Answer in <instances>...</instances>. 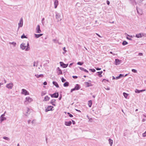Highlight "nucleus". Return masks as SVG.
<instances>
[{"instance_id":"nucleus-1","label":"nucleus","mask_w":146,"mask_h":146,"mask_svg":"<svg viewBox=\"0 0 146 146\" xmlns=\"http://www.w3.org/2000/svg\"><path fill=\"white\" fill-rule=\"evenodd\" d=\"M33 101L32 98L29 97L26 98V100L25 101V104H27Z\"/></svg>"},{"instance_id":"nucleus-2","label":"nucleus","mask_w":146,"mask_h":146,"mask_svg":"<svg viewBox=\"0 0 146 146\" xmlns=\"http://www.w3.org/2000/svg\"><path fill=\"white\" fill-rule=\"evenodd\" d=\"M21 94L25 95H28L29 94V93L25 89H23Z\"/></svg>"},{"instance_id":"nucleus-3","label":"nucleus","mask_w":146,"mask_h":146,"mask_svg":"<svg viewBox=\"0 0 146 146\" xmlns=\"http://www.w3.org/2000/svg\"><path fill=\"white\" fill-rule=\"evenodd\" d=\"M52 98H57L58 97L59 94L58 92L55 93L53 94H50Z\"/></svg>"},{"instance_id":"nucleus-4","label":"nucleus","mask_w":146,"mask_h":146,"mask_svg":"<svg viewBox=\"0 0 146 146\" xmlns=\"http://www.w3.org/2000/svg\"><path fill=\"white\" fill-rule=\"evenodd\" d=\"M56 19H58V21L62 20L60 15L59 13H57L56 14Z\"/></svg>"},{"instance_id":"nucleus-5","label":"nucleus","mask_w":146,"mask_h":146,"mask_svg":"<svg viewBox=\"0 0 146 146\" xmlns=\"http://www.w3.org/2000/svg\"><path fill=\"white\" fill-rule=\"evenodd\" d=\"M60 64L61 66L63 68H66L67 67L68 65V64H65L62 62H60Z\"/></svg>"},{"instance_id":"nucleus-6","label":"nucleus","mask_w":146,"mask_h":146,"mask_svg":"<svg viewBox=\"0 0 146 146\" xmlns=\"http://www.w3.org/2000/svg\"><path fill=\"white\" fill-rule=\"evenodd\" d=\"M53 108V107L52 106H48L47 108L45 109V111L46 112H48V111L50 110H53L52 109V108Z\"/></svg>"},{"instance_id":"nucleus-7","label":"nucleus","mask_w":146,"mask_h":146,"mask_svg":"<svg viewBox=\"0 0 146 146\" xmlns=\"http://www.w3.org/2000/svg\"><path fill=\"white\" fill-rule=\"evenodd\" d=\"M57 70L58 71H57V74L58 75L62 74V71L59 67H58L57 68Z\"/></svg>"},{"instance_id":"nucleus-8","label":"nucleus","mask_w":146,"mask_h":146,"mask_svg":"<svg viewBox=\"0 0 146 146\" xmlns=\"http://www.w3.org/2000/svg\"><path fill=\"white\" fill-rule=\"evenodd\" d=\"M23 24V19L22 18H21L20 20L19 23L18 24L19 27H21L22 26Z\"/></svg>"},{"instance_id":"nucleus-9","label":"nucleus","mask_w":146,"mask_h":146,"mask_svg":"<svg viewBox=\"0 0 146 146\" xmlns=\"http://www.w3.org/2000/svg\"><path fill=\"white\" fill-rule=\"evenodd\" d=\"M143 36V33H140L139 34H136V37L137 38H139L141 37L142 36Z\"/></svg>"},{"instance_id":"nucleus-10","label":"nucleus","mask_w":146,"mask_h":146,"mask_svg":"<svg viewBox=\"0 0 146 146\" xmlns=\"http://www.w3.org/2000/svg\"><path fill=\"white\" fill-rule=\"evenodd\" d=\"M121 61V60H119V59H117L115 60V64L116 65L119 64H120V62Z\"/></svg>"},{"instance_id":"nucleus-11","label":"nucleus","mask_w":146,"mask_h":146,"mask_svg":"<svg viewBox=\"0 0 146 146\" xmlns=\"http://www.w3.org/2000/svg\"><path fill=\"white\" fill-rule=\"evenodd\" d=\"M72 124V122L71 121H65V125L66 126H70Z\"/></svg>"},{"instance_id":"nucleus-12","label":"nucleus","mask_w":146,"mask_h":146,"mask_svg":"<svg viewBox=\"0 0 146 146\" xmlns=\"http://www.w3.org/2000/svg\"><path fill=\"white\" fill-rule=\"evenodd\" d=\"M54 8H56L58 5V0H55L54 2Z\"/></svg>"},{"instance_id":"nucleus-13","label":"nucleus","mask_w":146,"mask_h":146,"mask_svg":"<svg viewBox=\"0 0 146 146\" xmlns=\"http://www.w3.org/2000/svg\"><path fill=\"white\" fill-rule=\"evenodd\" d=\"M13 86V84L12 83H10L7 84L6 85V87L9 88L11 89Z\"/></svg>"},{"instance_id":"nucleus-14","label":"nucleus","mask_w":146,"mask_h":146,"mask_svg":"<svg viewBox=\"0 0 146 146\" xmlns=\"http://www.w3.org/2000/svg\"><path fill=\"white\" fill-rule=\"evenodd\" d=\"M21 48L23 50L25 49L26 48V46L25 44L22 43L21 45Z\"/></svg>"},{"instance_id":"nucleus-15","label":"nucleus","mask_w":146,"mask_h":146,"mask_svg":"<svg viewBox=\"0 0 146 146\" xmlns=\"http://www.w3.org/2000/svg\"><path fill=\"white\" fill-rule=\"evenodd\" d=\"M41 33V31L40 29V25H38L37 26V33Z\"/></svg>"},{"instance_id":"nucleus-16","label":"nucleus","mask_w":146,"mask_h":146,"mask_svg":"<svg viewBox=\"0 0 146 146\" xmlns=\"http://www.w3.org/2000/svg\"><path fill=\"white\" fill-rule=\"evenodd\" d=\"M4 114H2L0 117L1 121H3L4 120H6V118L4 117Z\"/></svg>"},{"instance_id":"nucleus-17","label":"nucleus","mask_w":146,"mask_h":146,"mask_svg":"<svg viewBox=\"0 0 146 146\" xmlns=\"http://www.w3.org/2000/svg\"><path fill=\"white\" fill-rule=\"evenodd\" d=\"M74 88L76 90H78L80 88V86L79 84H77Z\"/></svg>"},{"instance_id":"nucleus-18","label":"nucleus","mask_w":146,"mask_h":146,"mask_svg":"<svg viewBox=\"0 0 146 146\" xmlns=\"http://www.w3.org/2000/svg\"><path fill=\"white\" fill-rule=\"evenodd\" d=\"M52 83L53 85H54L56 88H58L59 87V86L58 84V83L55 81H53L52 82Z\"/></svg>"},{"instance_id":"nucleus-19","label":"nucleus","mask_w":146,"mask_h":146,"mask_svg":"<svg viewBox=\"0 0 146 146\" xmlns=\"http://www.w3.org/2000/svg\"><path fill=\"white\" fill-rule=\"evenodd\" d=\"M102 73V71L98 72H97V73L98 74V75L99 76V77H101L102 76V75H101V74Z\"/></svg>"},{"instance_id":"nucleus-20","label":"nucleus","mask_w":146,"mask_h":146,"mask_svg":"<svg viewBox=\"0 0 146 146\" xmlns=\"http://www.w3.org/2000/svg\"><path fill=\"white\" fill-rule=\"evenodd\" d=\"M108 141L109 142V143L110 145V146H112V145L113 143V140L110 138L109 139Z\"/></svg>"},{"instance_id":"nucleus-21","label":"nucleus","mask_w":146,"mask_h":146,"mask_svg":"<svg viewBox=\"0 0 146 146\" xmlns=\"http://www.w3.org/2000/svg\"><path fill=\"white\" fill-rule=\"evenodd\" d=\"M84 83L86 85V86L87 87H89L90 86H91L92 85L91 84L90 85L89 83L88 82H85Z\"/></svg>"},{"instance_id":"nucleus-22","label":"nucleus","mask_w":146,"mask_h":146,"mask_svg":"<svg viewBox=\"0 0 146 146\" xmlns=\"http://www.w3.org/2000/svg\"><path fill=\"white\" fill-rule=\"evenodd\" d=\"M88 104L89 107H91L92 104V100H90L88 101Z\"/></svg>"},{"instance_id":"nucleus-23","label":"nucleus","mask_w":146,"mask_h":146,"mask_svg":"<svg viewBox=\"0 0 146 146\" xmlns=\"http://www.w3.org/2000/svg\"><path fill=\"white\" fill-rule=\"evenodd\" d=\"M69 82H66L64 83L63 86L64 87H67L69 86Z\"/></svg>"},{"instance_id":"nucleus-24","label":"nucleus","mask_w":146,"mask_h":146,"mask_svg":"<svg viewBox=\"0 0 146 146\" xmlns=\"http://www.w3.org/2000/svg\"><path fill=\"white\" fill-rule=\"evenodd\" d=\"M123 96H124V97L125 98H127V96L129 95V94L127 93H126L125 92H123Z\"/></svg>"},{"instance_id":"nucleus-25","label":"nucleus","mask_w":146,"mask_h":146,"mask_svg":"<svg viewBox=\"0 0 146 146\" xmlns=\"http://www.w3.org/2000/svg\"><path fill=\"white\" fill-rule=\"evenodd\" d=\"M50 99V98L48 96H46L44 98V100L46 101H48Z\"/></svg>"},{"instance_id":"nucleus-26","label":"nucleus","mask_w":146,"mask_h":146,"mask_svg":"<svg viewBox=\"0 0 146 146\" xmlns=\"http://www.w3.org/2000/svg\"><path fill=\"white\" fill-rule=\"evenodd\" d=\"M122 44L123 45H125L128 44V42L126 41H124Z\"/></svg>"},{"instance_id":"nucleus-27","label":"nucleus","mask_w":146,"mask_h":146,"mask_svg":"<svg viewBox=\"0 0 146 146\" xmlns=\"http://www.w3.org/2000/svg\"><path fill=\"white\" fill-rule=\"evenodd\" d=\"M43 76V75L42 74H40L38 75V74H37V78H39V77H41L42 78Z\"/></svg>"},{"instance_id":"nucleus-28","label":"nucleus","mask_w":146,"mask_h":146,"mask_svg":"<svg viewBox=\"0 0 146 146\" xmlns=\"http://www.w3.org/2000/svg\"><path fill=\"white\" fill-rule=\"evenodd\" d=\"M21 38H27L25 35V34H23V35L21 36Z\"/></svg>"},{"instance_id":"nucleus-29","label":"nucleus","mask_w":146,"mask_h":146,"mask_svg":"<svg viewBox=\"0 0 146 146\" xmlns=\"http://www.w3.org/2000/svg\"><path fill=\"white\" fill-rule=\"evenodd\" d=\"M83 64V62H78L77 64L79 65H81Z\"/></svg>"},{"instance_id":"nucleus-30","label":"nucleus","mask_w":146,"mask_h":146,"mask_svg":"<svg viewBox=\"0 0 146 146\" xmlns=\"http://www.w3.org/2000/svg\"><path fill=\"white\" fill-rule=\"evenodd\" d=\"M67 114L70 117H73V115L71 114H70V113L69 112H68L67 113Z\"/></svg>"},{"instance_id":"nucleus-31","label":"nucleus","mask_w":146,"mask_h":146,"mask_svg":"<svg viewBox=\"0 0 146 146\" xmlns=\"http://www.w3.org/2000/svg\"><path fill=\"white\" fill-rule=\"evenodd\" d=\"M134 73H137V72L136 70L135 69H132L131 70Z\"/></svg>"},{"instance_id":"nucleus-32","label":"nucleus","mask_w":146,"mask_h":146,"mask_svg":"<svg viewBox=\"0 0 146 146\" xmlns=\"http://www.w3.org/2000/svg\"><path fill=\"white\" fill-rule=\"evenodd\" d=\"M135 92L136 93H139L140 92V90H139L138 89H136L135 90Z\"/></svg>"},{"instance_id":"nucleus-33","label":"nucleus","mask_w":146,"mask_h":146,"mask_svg":"<svg viewBox=\"0 0 146 146\" xmlns=\"http://www.w3.org/2000/svg\"><path fill=\"white\" fill-rule=\"evenodd\" d=\"M56 100L55 99H53L51 100L50 103L52 104Z\"/></svg>"},{"instance_id":"nucleus-34","label":"nucleus","mask_w":146,"mask_h":146,"mask_svg":"<svg viewBox=\"0 0 146 146\" xmlns=\"http://www.w3.org/2000/svg\"><path fill=\"white\" fill-rule=\"evenodd\" d=\"M43 35V34H37V38H38Z\"/></svg>"},{"instance_id":"nucleus-35","label":"nucleus","mask_w":146,"mask_h":146,"mask_svg":"<svg viewBox=\"0 0 146 146\" xmlns=\"http://www.w3.org/2000/svg\"><path fill=\"white\" fill-rule=\"evenodd\" d=\"M142 136L143 137H146V131L144 133H143Z\"/></svg>"},{"instance_id":"nucleus-36","label":"nucleus","mask_w":146,"mask_h":146,"mask_svg":"<svg viewBox=\"0 0 146 146\" xmlns=\"http://www.w3.org/2000/svg\"><path fill=\"white\" fill-rule=\"evenodd\" d=\"M3 138L5 139H6V140H9V138L7 137H3Z\"/></svg>"},{"instance_id":"nucleus-37","label":"nucleus","mask_w":146,"mask_h":146,"mask_svg":"<svg viewBox=\"0 0 146 146\" xmlns=\"http://www.w3.org/2000/svg\"><path fill=\"white\" fill-rule=\"evenodd\" d=\"M61 81L62 82H64L66 81V80L64 79L63 78H61Z\"/></svg>"},{"instance_id":"nucleus-38","label":"nucleus","mask_w":146,"mask_h":146,"mask_svg":"<svg viewBox=\"0 0 146 146\" xmlns=\"http://www.w3.org/2000/svg\"><path fill=\"white\" fill-rule=\"evenodd\" d=\"M46 94V92H45V91L44 92H43L42 93V96H43L45 95V94Z\"/></svg>"},{"instance_id":"nucleus-39","label":"nucleus","mask_w":146,"mask_h":146,"mask_svg":"<svg viewBox=\"0 0 146 146\" xmlns=\"http://www.w3.org/2000/svg\"><path fill=\"white\" fill-rule=\"evenodd\" d=\"M75 90H76L75 89V88H72L71 89V91H70V92H72L73 91H74Z\"/></svg>"},{"instance_id":"nucleus-40","label":"nucleus","mask_w":146,"mask_h":146,"mask_svg":"<svg viewBox=\"0 0 146 146\" xmlns=\"http://www.w3.org/2000/svg\"><path fill=\"white\" fill-rule=\"evenodd\" d=\"M119 77L120 78H121V77H123L124 76V75L123 74H120L119 75Z\"/></svg>"},{"instance_id":"nucleus-41","label":"nucleus","mask_w":146,"mask_h":146,"mask_svg":"<svg viewBox=\"0 0 146 146\" xmlns=\"http://www.w3.org/2000/svg\"><path fill=\"white\" fill-rule=\"evenodd\" d=\"M80 69L82 71H84V68L82 67H79Z\"/></svg>"},{"instance_id":"nucleus-42","label":"nucleus","mask_w":146,"mask_h":146,"mask_svg":"<svg viewBox=\"0 0 146 146\" xmlns=\"http://www.w3.org/2000/svg\"><path fill=\"white\" fill-rule=\"evenodd\" d=\"M53 41H54V42H58V40H57L56 39H53Z\"/></svg>"},{"instance_id":"nucleus-43","label":"nucleus","mask_w":146,"mask_h":146,"mask_svg":"<svg viewBox=\"0 0 146 146\" xmlns=\"http://www.w3.org/2000/svg\"><path fill=\"white\" fill-rule=\"evenodd\" d=\"M95 68L97 70H101V68H99L98 67L97 68Z\"/></svg>"},{"instance_id":"nucleus-44","label":"nucleus","mask_w":146,"mask_h":146,"mask_svg":"<svg viewBox=\"0 0 146 146\" xmlns=\"http://www.w3.org/2000/svg\"><path fill=\"white\" fill-rule=\"evenodd\" d=\"M143 55V54L142 53H139L138 54V56H142Z\"/></svg>"},{"instance_id":"nucleus-45","label":"nucleus","mask_w":146,"mask_h":146,"mask_svg":"<svg viewBox=\"0 0 146 146\" xmlns=\"http://www.w3.org/2000/svg\"><path fill=\"white\" fill-rule=\"evenodd\" d=\"M72 77L76 79L78 78V77L76 76H72Z\"/></svg>"},{"instance_id":"nucleus-46","label":"nucleus","mask_w":146,"mask_h":146,"mask_svg":"<svg viewBox=\"0 0 146 146\" xmlns=\"http://www.w3.org/2000/svg\"><path fill=\"white\" fill-rule=\"evenodd\" d=\"M127 38L129 40H132V39L131 38H129L127 36Z\"/></svg>"},{"instance_id":"nucleus-47","label":"nucleus","mask_w":146,"mask_h":146,"mask_svg":"<svg viewBox=\"0 0 146 146\" xmlns=\"http://www.w3.org/2000/svg\"><path fill=\"white\" fill-rule=\"evenodd\" d=\"M43 84L44 85H47V82L45 81V82H44V83H43Z\"/></svg>"},{"instance_id":"nucleus-48","label":"nucleus","mask_w":146,"mask_h":146,"mask_svg":"<svg viewBox=\"0 0 146 146\" xmlns=\"http://www.w3.org/2000/svg\"><path fill=\"white\" fill-rule=\"evenodd\" d=\"M106 2H107V4L108 5H109L110 3V1L108 0L107 1H106Z\"/></svg>"},{"instance_id":"nucleus-49","label":"nucleus","mask_w":146,"mask_h":146,"mask_svg":"<svg viewBox=\"0 0 146 146\" xmlns=\"http://www.w3.org/2000/svg\"><path fill=\"white\" fill-rule=\"evenodd\" d=\"M96 71V70L95 69H92V72H95Z\"/></svg>"},{"instance_id":"nucleus-50","label":"nucleus","mask_w":146,"mask_h":146,"mask_svg":"<svg viewBox=\"0 0 146 146\" xmlns=\"http://www.w3.org/2000/svg\"><path fill=\"white\" fill-rule=\"evenodd\" d=\"M84 71L85 72H87V73H88V71L87 70H86L85 69H84Z\"/></svg>"},{"instance_id":"nucleus-51","label":"nucleus","mask_w":146,"mask_h":146,"mask_svg":"<svg viewBox=\"0 0 146 146\" xmlns=\"http://www.w3.org/2000/svg\"><path fill=\"white\" fill-rule=\"evenodd\" d=\"M72 121L73 124V125H74L76 123L73 120H72Z\"/></svg>"},{"instance_id":"nucleus-52","label":"nucleus","mask_w":146,"mask_h":146,"mask_svg":"<svg viewBox=\"0 0 146 146\" xmlns=\"http://www.w3.org/2000/svg\"><path fill=\"white\" fill-rule=\"evenodd\" d=\"M120 78L119 77V76H117L115 77V79H116V80H117V79H119Z\"/></svg>"},{"instance_id":"nucleus-53","label":"nucleus","mask_w":146,"mask_h":146,"mask_svg":"<svg viewBox=\"0 0 146 146\" xmlns=\"http://www.w3.org/2000/svg\"><path fill=\"white\" fill-rule=\"evenodd\" d=\"M73 64V63H71L70 64L69 66V67H70Z\"/></svg>"},{"instance_id":"nucleus-54","label":"nucleus","mask_w":146,"mask_h":146,"mask_svg":"<svg viewBox=\"0 0 146 146\" xmlns=\"http://www.w3.org/2000/svg\"><path fill=\"white\" fill-rule=\"evenodd\" d=\"M44 18H43L42 19V23L43 25V21H44Z\"/></svg>"},{"instance_id":"nucleus-55","label":"nucleus","mask_w":146,"mask_h":146,"mask_svg":"<svg viewBox=\"0 0 146 146\" xmlns=\"http://www.w3.org/2000/svg\"><path fill=\"white\" fill-rule=\"evenodd\" d=\"M96 35H97L99 37H100V38H101L102 37L99 34H97V33H96Z\"/></svg>"},{"instance_id":"nucleus-56","label":"nucleus","mask_w":146,"mask_h":146,"mask_svg":"<svg viewBox=\"0 0 146 146\" xmlns=\"http://www.w3.org/2000/svg\"><path fill=\"white\" fill-rule=\"evenodd\" d=\"M145 90H140V92H143L145 91Z\"/></svg>"},{"instance_id":"nucleus-57","label":"nucleus","mask_w":146,"mask_h":146,"mask_svg":"<svg viewBox=\"0 0 146 146\" xmlns=\"http://www.w3.org/2000/svg\"><path fill=\"white\" fill-rule=\"evenodd\" d=\"M63 50H64V51H65V50H66V48H65V47H63Z\"/></svg>"},{"instance_id":"nucleus-58","label":"nucleus","mask_w":146,"mask_h":146,"mask_svg":"<svg viewBox=\"0 0 146 146\" xmlns=\"http://www.w3.org/2000/svg\"><path fill=\"white\" fill-rule=\"evenodd\" d=\"M76 110L77 111H78V112H81V111H80V110H77V109H76Z\"/></svg>"},{"instance_id":"nucleus-59","label":"nucleus","mask_w":146,"mask_h":146,"mask_svg":"<svg viewBox=\"0 0 146 146\" xmlns=\"http://www.w3.org/2000/svg\"><path fill=\"white\" fill-rule=\"evenodd\" d=\"M105 89H106L107 90H110V88L109 87L108 88H106Z\"/></svg>"},{"instance_id":"nucleus-60","label":"nucleus","mask_w":146,"mask_h":146,"mask_svg":"<svg viewBox=\"0 0 146 146\" xmlns=\"http://www.w3.org/2000/svg\"><path fill=\"white\" fill-rule=\"evenodd\" d=\"M146 120V119H142V121L143 122H144V121H145Z\"/></svg>"},{"instance_id":"nucleus-61","label":"nucleus","mask_w":146,"mask_h":146,"mask_svg":"<svg viewBox=\"0 0 146 146\" xmlns=\"http://www.w3.org/2000/svg\"><path fill=\"white\" fill-rule=\"evenodd\" d=\"M61 98H62L61 96L59 97V100H60L61 99Z\"/></svg>"},{"instance_id":"nucleus-62","label":"nucleus","mask_w":146,"mask_h":146,"mask_svg":"<svg viewBox=\"0 0 146 146\" xmlns=\"http://www.w3.org/2000/svg\"><path fill=\"white\" fill-rule=\"evenodd\" d=\"M136 10H137V13H139V12L138 10V9L137 8V7L136 8Z\"/></svg>"},{"instance_id":"nucleus-63","label":"nucleus","mask_w":146,"mask_h":146,"mask_svg":"<svg viewBox=\"0 0 146 146\" xmlns=\"http://www.w3.org/2000/svg\"><path fill=\"white\" fill-rule=\"evenodd\" d=\"M66 50H65V51H64V52H63V54H64V53H66Z\"/></svg>"},{"instance_id":"nucleus-64","label":"nucleus","mask_w":146,"mask_h":146,"mask_svg":"<svg viewBox=\"0 0 146 146\" xmlns=\"http://www.w3.org/2000/svg\"><path fill=\"white\" fill-rule=\"evenodd\" d=\"M26 110L28 111H29V109L28 108H27L26 109Z\"/></svg>"}]
</instances>
